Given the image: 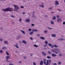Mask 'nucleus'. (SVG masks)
<instances>
[{"instance_id":"nucleus-1","label":"nucleus","mask_w":65,"mask_h":65,"mask_svg":"<svg viewBox=\"0 0 65 65\" xmlns=\"http://www.w3.org/2000/svg\"><path fill=\"white\" fill-rule=\"evenodd\" d=\"M2 10L5 12L7 11L11 12L13 11V9L12 8H10L9 7H8L6 9H3Z\"/></svg>"},{"instance_id":"nucleus-2","label":"nucleus","mask_w":65,"mask_h":65,"mask_svg":"<svg viewBox=\"0 0 65 65\" xmlns=\"http://www.w3.org/2000/svg\"><path fill=\"white\" fill-rule=\"evenodd\" d=\"M53 53L55 54H58L60 53V50L59 49H54L53 50Z\"/></svg>"},{"instance_id":"nucleus-3","label":"nucleus","mask_w":65,"mask_h":65,"mask_svg":"<svg viewBox=\"0 0 65 65\" xmlns=\"http://www.w3.org/2000/svg\"><path fill=\"white\" fill-rule=\"evenodd\" d=\"M52 63V61L50 59L47 60L46 61V65H50Z\"/></svg>"},{"instance_id":"nucleus-4","label":"nucleus","mask_w":65,"mask_h":65,"mask_svg":"<svg viewBox=\"0 0 65 65\" xmlns=\"http://www.w3.org/2000/svg\"><path fill=\"white\" fill-rule=\"evenodd\" d=\"M14 7L15 10H18L19 9V7L15 5H14Z\"/></svg>"},{"instance_id":"nucleus-5","label":"nucleus","mask_w":65,"mask_h":65,"mask_svg":"<svg viewBox=\"0 0 65 65\" xmlns=\"http://www.w3.org/2000/svg\"><path fill=\"white\" fill-rule=\"evenodd\" d=\"M21 38V35H19L17 37V40H18V39H19Z\"/></svg>"},{"instance_id":"nucleus-6","label":"nucleus","mask_w":65,"mask_h":65,"mask_svg":"<svg viewBox=\"0 0 65 65\" xmlns=\"http://www.w3.org/2000/svg\"><path fill=\"white\" fill-rule=\"evenodd\" d=\"M61 21H62V20L60 18H58L57 19V22H61Z\"/></svg>"},{"instance_id":"nucleus-7","label":"nucleus","mask_w":65,"mask_h":65,"mask_svg":"<svg viewBox=\"0 0 65 65\" xmlns=\"http://www.w3.org/2000/svg\"><path fill=\"white\" fill-rule=\"evenodd\" d=\"M43 61H44V62H43V63H44V64L45 65H46V59L44 58L43 59Z\"/></svg>"},{"instance_id":"nucleus-8","label":"nucleus","mask_w":65,"mask_h":65,"mask_svg":"<svg viewBox=\"0 0 65 65\" xmlns=\"http://www.w3.org/2000/svg\"><path fill=\"white\" fill-rule=\"evenodd\" d=\"M51 56H52V57H55L57 56L56 54H51Z\"/></svg>"},{"instance_id":"nucleus-9","label":"nucleus","mask_w":65,"mask_h":65,"mask_svg":"<svg viewBox=\"0 0 65 65\" xmlns=\"http://www.w3.org/2000/svg\"><path fill=\"white\" fill-rule=\"evenodd\" d=\"M43 61H41L40 63V65H43Z\"/></svg>"},{"instance_id":"nucleus-10","label":"nucleus","mask_w":65,"mask_h":65,"mask_svg":"<svg viewBox=\"0 0 65 65\" xmlns=\"http://www.w3.org/2000/svg\"><path fill=\"white\" fill-rule=\"evenodd\" d=\"M51 36L52 37H56V35L55 34H52L51 35Z\"/></svg>"},{"instance_id":"nucleus-11","label":"nucleus","mask_w":65,"mask_h":65,"mask_svg":"<svg viewBox=\"0 0 65 65\" xmlns=\"http://www.w3.org/2000/svg\"><path fill=\"white\" fill-rule=\"evenodd\" d=\"M20 31L21 32H22V33L23 34H25V31H24V30H21Z\"/></svg>"},{"instance_id":"nucleus-12","label":"nucleus","mask_w":65,"mask_h":65,"mask_svg":"<svg viewBox=\"0 0 65 65\" xmlns=\"http://www.w3.org/2000/svg\"><path fill=\"white\" fill-rule=\"evenodd\" d=\"M42 54H43V55H44V56H45L46 55V54L44 52H42Z\"/></svg>"},{"instance_id":"nucleus-13","label":"nucleus","mask_w":65,"mask_h":65,"mask_svg":"<svg viewBox=\"0 0 65 65\" xmlns=\"http://www.w3.org/2000/svg\"><path fill=\"white\" fill-rule=\"evenodd\" d=\"M22 42L25 44H27V42H26V41L24 40H23L22 41Z\"/></svg>"},{"instance_id":"nucleus-14","label":"nucleus","mask_w":65,"mask_h":65,"mask_svg":"<svg viewBox=\"0 0 65 65\" xmlns=\"http://www.w3.org/2000/svg\"><path fill=\"white\" fill-rule=\"evenodd\" d=\"M55 3L57 5H59V2L57 1H55Z\"/></svg>"},{"instance_id":"nucleus-15","label":"nucleus","mask_w":65,"mask_h":65,"mask_svg":"<svg viewBox=\"0 0 65 65\" xmlns=\"http://www.w3.org/2000/svg\"><path fill=\"white\" fill-rule=\"evenodd\" d=\"M30 21V19H27L26 20L25 22H27V23H29Z\"/></svg>"},{"instance_id":"nucleus-16","label":"nucleus","mask_w":65,"mask_h":65,"mask_svg":"<svg viewBox=\"0 0 65 65\" xmlns=\"http://www.w3.org/2000/svg\"><path fill=\"white\" fill-rule=\"evenodd\" d=\"M40 39H41L42 40H44V39H45V38L42 37H40Z\"/></svg>"},{"instance_id":"nucleus-17","label":"nucleus","mask_w":65,"mask_h":65,"mask_svg":"<svg viewBox=\"0 0 65 65\" xmlns=\"http://www.w3.org/2000/svg\"><path fill=\"white\" fill-rule=\"evenodd\" d=\"M44 33L45 34H46L47 33V30H44Z\"/></svg>"},{"instance_id":"nucleus-18","label":"nucleus","mask_w":65,"mask_h":65,"mask_svg":"<svg viewBox=\"0 0 65 65\" xmlns=\"http://www.w3.org/2000/svg\"><path fill=\"white\" fill-rule=\"evenodd\" d=\"M4 43L5 44H7V43H8V42L6 41H5Z\"/></svg>"},{"instance_id":"nucleus-19","label":"nucleus","mask_w":65,"mask_h":65,"mask_svg":"<svg viewBox=\"0 0 65 65\" xmlns=\"http://www.w3.org/2000/svg\"><path fill=\"white\" fill-rule=\"evenodd\" d=\"M56 16H54L53 17V18L52 19L53 20H56Z\"/></svg>"},{"instance_id":"nucleus-20","label":"nucleus","mask_w":65,"mask_h":65,"mask_svg":"<svg viewBox=\"0 0 65 65\" xmlns=\"http://www.w3.org/2000/svg\"><path fill=\"white\" fill-rule=\"evenodd\" d=\"M7 48L6 47H3L2 48V49L3 50H5V49H6Z\"/></svg>"},{"instance_id":"nucleus-21","label":"nucleus","mask_w":65,"mask_h":65,"mask_svg":"<svg viewBox=\"0 0 65 65\" xmlns=\"http://www.w3.org/2000/svg\"><path fill=\"white\" fill-rule=\"evenodd\" d=\"M6 55H7V56H9V53H8V52H7V51H6Z\"/></svg>"},{"instance_id":"nucleus-22","label":"nucleus","mask_w":65,"mask_h":65,"mask_svg":"<svg viewBox=\"0 0 65 65\" xmlns=\"http://www.w3.org/2000/svg\"><path fill=\"white\" fill-rule=\"evenodd\" d=\"M47 59H51V56H48L47 57Z\"/></svg>"},{"instance_id":"nucleus-23","label":"nucleus","mask_w":65,"mask_h":65,"mask_svg":"<svg viewBox=\"0 0 65 65\" xmlns=\"http://www.w3.org/2000/svg\"><path fill=\"white\" fill-rule=\"evenodd\" d=\"M6 59L7 60H8V59H9V57L8 56H7L6 57Z\"/></svg>"},{"instance_id":"nucleus-24","label":"nucleus","mask_w":65,"mask_h":65,"mask_svg":"<svg viewBox=\"0 0 65 65\" xmlns=\"http://www.w3.org/2000/svg\"><path fill=\"white\" fill-rule=\"evenodd\" d=\"M17 45H15V47H16L17 48H19V47L17 45V44H16Z\"/></svg>"},{"instance_id":"nucleus-25","label":"nucleus","mask_w":65,"mask_h":65,"mask_svg":"<svg viewBox=\"0 0 65 65\" xmlns=\"http://www.w3.org/2000/svg\"><path fill=\"white\" fill-rule=\"evenodd\" d=\"M45 43L46 44H48V42L47 41H45Z\"/></svg>"},{"instance_id":"nucleus-26","label":"nucleus","mask_w":65,"mask_h":65,"mask_svg":"<svg viewBox=\"0 0 65 65\" xmlns=\"http://www.w3.org/2000/svg\"><path fill=\"white\" fill-rule=\"evenodd\" d=\"M39 6L40 7H42V8H43V5H39Z\"/></svg>"},{"instance_id":"nucleus-27","label":"nucleus","mask_w":65,"mask_h":65,"mask_svg":"<svg viewBox=\"0 0 65 65\" xmlns=\"http://www.w3.org/2000/svg\"><path fill=\"white\" fill-rule=\"evenodd\" d=\"M48 10H52V9H53V8H48Z\"/></svg>"},{"instance_id":"nucleus-28","label":"nucleus","mask_w":65,"mask_h":65,"mask_svg":"<svg viewBox=\"0 0 65 65\" xmlns=\"http://www.w3.org/2000/svg\"><path fill=\"white\" fill-rule=\"evenodd\" d=\"M0 53H1V54H3V51L2 50H1L0 51Z\"/></svg>"},{"instance_id":"nucleus-29","label":"nucleus","mask_w":65,"mask_h":65,"mask_svg":"<svg viewBox=\"0 0 65 65\" xmlns=\"http://www.w3.org/2000/svg\"><path fill=\"white\" fill-rule=\"evenodd\" d=\"M34 46L36 47H38V46L36 44L34 45Z\"/></svg>"},{"instance_id":"nucleus-30","label":"nucleus","mask_w":65,"mask_h":65,"mask_svg":"<svg viewBox=\"0 0 65 65\" xmlns=\"http://www.w3.org/2000/svg\"><path fill=\"white\" fill-rule=\"evenodd\" d=\"M51 23L52 24H54V22L52 21H51Z\"/></svg>"},{"instance_id":"nucleus-31","label":"nucleus","mask_w":65,"mask_h":65,"mask_svg":"<svg viewBox=\"0 0 65 65\" xmlns=\"http://www.w3.org/2000/svg\"><path fill=\"white\" fill-rule=\"evenodd\" d=\"M33 34V32H30V35H32Z\"/></svg>"},{"instance_id":"nucleus-32","label":"nucleus","mask_w":65,"mask_h":65,"mask_svg":"<svg viewBox=\"0 0 65 65\" xmlns=\"http://www.w3.org/2000/svg\"><path fill=\"white\" fill-rule=\"evenodd\" d=\"M51 48H53L54 47V45H51Z\"/></svg>"},{"instance_id":"nucleus-33","label":"nucleus","mask_w":65,"mask_h":65,"mask_svg":"<svg viewBox=\"0 0 65 65\" xmlns=\"http://www.w3.org/2000/svg\"><path fill=\"white\" fill-rule=\"evenodd\" d=\"M59 56H60V57H62V54H60L58 55Z\"/></svg>"},{"instance_id":"nucleus-34","label":"nucleus","mask_w":65,"mask_h":65,"mask_svg":"<svg viewBox=\"0 0 65 65\" xmlns=\"http://www.w3.org/2000/svg\"><path fill=\"white\" fill-rule=\"evenodd\" d=\"M48 53L49 55H51V52L48 51Z\"/></svg>"},{"instance_id":"nucleus-35","label":"nucleus","mask_w":65,"mask_h":65,"mask_svg":"<svg viewBox=\"0 0 65 65\" xmlns=\"http://www.w3.org/2000/svg\"><path fill=\"white\" fill-rule=\"evenodd\" d=\"M47 28H48V29H53V28H50V27H47Z\"/></svg>"},{"instance_id":"nucleus-36","label":"nucleus","mask_w":65,"mask_h":65,"mask_svg":"<svg viewBox=\"0 0 65 65\" xmlns=\"http://www.w3.org/2000/svg\"><path fill=\"white\" fill-rule=\"evenodd\" d=\"M58 64L59 65H60V64H61V62H58Z\"/></svg>"},{"instance_id":"nucleus-37","label":"nucleus","mask_w":65,"mask_h":65,"mask_svg":"<svg viewBox=\"0 0 65 65\" xmlns=\"http://www.w3.org/2000/svg\"><path fill=\"white\" fill-rule=\"evenodd\" d=\"M54 46H55V47H58V46L56 45H54Z\"/></svg>"},{"instance_id":"nucleus-38","label":"nucleus","mask_w":65,"mask_h":65,"mask_svg":"<svg viewBox=\"0 0 65 65\" xmlns=\"http://www.w3.org/2000/svg\"><path fill=\"white\" fill-rule=\"evenodd\" d=\"M32 30V29L31 28H29L28 29V31H31V30Z\"/></svg>"},{"instance_id":"nucleus-39","label":"nucleus","mask_w":65,"mask_h":65,"mask_svg":"<svg viewBox=\"0 0 65 65\" xmlns=\"http://www.w3.org/2000/svg\"><path fill=\"white\" fill-rule=\"evenodd\" d=\"M32 17L33 18H36V16L32 15Z\"/></svg>"},{"instance_id":"nucleus-40","label":"nucleus","mask_w":65,"mask_h":65,"mask_svg":"<svg viewBox=\"0 0 65 65\" xmlns=\"http://www.w3.org/2000/svg\"><path fill=\"white\" fill-rule=\"evenodd\" d=\"M56 17L57 18H59L60 17V16H59V15H57Z\"/></svg>"},{"instance_id":"nucleus-41","label":"nucleus","mask_w":65,"mask_h":65,"mask_svg":"<svg viewBox=\"0 0 65 65\" xmlns=\"http://www.w3.org/2000/svg\"><path fill=\"white\" fill-rule=\"evenodd\" d=\"M33 65H36V63H35V62H34L33 63Z\"/></svg>"},{"instance_id":"nucleus-42","label":"nucleus","mask_w":65,"mask_h":65,"mask_svg":"<svg viewBox=\"0 0 65 65\" xmlns=\"http://www.w3.org/2000/svg\"><path fill=\"white\" fill-rule=\"evenodd\" d=\"M23 58H24V59H27V57H26V56H24V57H23Z\"/></svg>"},{"instance_id":"nucleus-43","label":"nucleus","mask_w":65,"mask_h":65,"mask_svg":"<svg viewBox=\"0 0 65 65\" xmlns=\"http://www.w3.org/2000/svg\"><path fill=\"white\" fill-rule=\"evenodd\" d=\"M48 45L50 46H51L52 45V44L51 43L48 44Z\"/></svg>"},{"instance_id":"nucleus-44","label":"nucleus","mask_w":65,"mask_h":65,"mask_svg":"<svg viewBox=\"0 0 65 65\" xmlns=\"http://www.w3.org/2000/svg\"><path fill=\"white\" fill-rule=\"evenodd\" d=\"M31 26H34V24H32L31 25Z\"/></svg>"},{"instance_id":"nucleus-45","label":"nucleus","mask_w":65,"mask_h":65,"mask_svg":"<svg viewBox=\"0 0 65 65\" xmlns=\"http://www.w3.org/2000/svg\"><path fill=\"white\" fill-rule=\"evenodd\" d=\"M44 49L45 50H47V48H46V47H44Z\"/></svg>"},{"instance_id":"nucleus-46","label":"nucleus","mask_w":65,"mask_h":65,"mask_svg":"<svg viewBox=\"0 0 65 65\" xmlns=\"http://www.w3.org/2000/svg\"><path fill=\"white\" fill-rule=\"evenodd\" d=\"M61 40H65V39H64L61 38Z\"/></svg>"},{"instance_id":"nucleus-47","label":"nucleus","mask_w":65,"mask_h":65,"mask_svg":"<svg viewBox=\"0 0 65 65\" xmlns=\"http://www.w3.org/2000/svg\"><path fill=\"white\" fill-rule=\"evenodd\" d=\"M37 31H38V30H37V29H35L34 30L35 32H37Z\"/></svg>"},{"instance_id":"nucleus-48","label":"nucleus","mask_w":65,"mask_h":65,"mask_svg":"<svg viewBox=\"0 0 65 65\" xmlns=\"http://www.w3.org/2000/svg\"><path fill=\"white\" fill-rule=\"evenodd\" d=\"M11 17H12V18H14V17L12 15H11Z\"/></svg>"},{"instance_id":"nucleus-49","label":"nucleus","mask_w":65,"mask_h":65,"mask_svg":"<svg viewBox=\"0 0 65 65\" xmlns=\"http://www.w3.org/2000/svg\"><path fill=\"white\" fill-rule=\"evenodd\" d=\"M0 40L1 41H3V39H0Z\"/></svg>"},{"instance_id":"nucleus-50","label":"nucleus","mask_w":65,"mask_h":65,"mask_svg":"<svg viewBox=\"0 0 65 65\" xmlns=\"http://www.w3.org/2000/svg\"><path fill=\"white\" fill-rule=\"evenodd\" d=\"M37 36H40V34H39L37 35Z\"/></svg>"},{"instance_id":"nucleus-51","label":"nucleus","mask_w":65,"mask_h":65,"mask_svg":"<svg viewBox=\"0 0 65 65\" xmlns=\"http://www.w3.org/2000/svg\"><path fill=\"white\" fill-rule=\"evenodd\" d=\"M21 8H23L24 6H21Z\"/></svg>"},{"instance_id":"nucleus-52","label":"nucleus","mask_w":65,"mask_h":65,"mask_svg":"<svg viewBox=\"0 0 65 65\" xmlns=\"http://www.w3.org/2000/svg\"><path fill=\"white\" fill-rule=\"evenodd\" d=\"M58 40H60V41H61V38H59L58 39Z\"/></svg>"},{"instance_id":"nucleus-53","label":"nucleus","mask_w":65,"mask_h":65,"mask_svg":"<svg viewBox=\"0 0 65 65\" xmlns=\"http://www.w3.org/2000/svg\"><path fill=\"white\" fill-rule=\"evenodd\" d=\"M1 1H5L6 0H0Z\"/></svg>"},{"instance_id":"nucleus-54","label":"nucleus","mask_w":65,"mask_h":65,"mask_svg":"<svg viewBox=\"0 0 65 65\" xmlns=\"http://www.w3.org/2000/svg\"><path fill=\"white\" fill-rule=\"evenodd\" d=\"M63 25H65V22H64L63 23Z\"/></svg>"},{"instance_id":"nucleus-55","label":"nucleus","mask_w":65,"mask_h":65,"mask_svg":"<svg viewBox=\"0 0 65 65\" xmlns=\"http://www.w3.org/2000/svg\"><path fill=\"white\" fill-rule=\"evenodd\" d=\"M19 43H21V44H22V42H21V41H19Z\"/></svg>"},{"instance_id":"nucleus-56","label":"nucleus","mask_w":65,"mask_h":65,"mask_svg":"<svg viewBox=\"0 0 65 65\" xmlns=\"http://www.w3.org/2000/svg\"><path fill=\"white\" fill-rule=\"evenodd\" d=\"M54 65H57V64L56 63H54Z\"/></svg>"},{"instance_id":"nucleus-57","label":"nucleus","mask_w":65,"mask_h":65,"mask_svg":"<svg viewBox=\"0 0 65 65\" xmlns=\"http://www.w3.org/2000/svg\"><path fill=\"white\" fill-rule=\"evenodd\" d=\"M30 39H31V40H33V38H32V37H30Z\"/></svg>"},{"instance_id":"nucleus-58","label":"nucleus","mask_w":65,"mask_h":65,"mask_svg":"<svg viewBox=\"0 0 65 65\" xmlns=\"http://www.w3.org/2000/svg\"><path fill=\"white\" fill-rule=\"evenodd\" d=\"M25 14V12H23L22 13V14Z\"/></svg>"},{"instance_id":"nucleus-59","label":"nucleus","mask_w":65,"mask_h":65,"mask_svg":"<svg viewBox=\"0 0 65 65\" xmlns=\"http://www.w3.org/2000/svg\"><path fill=\"white\" fill-rule=\"evenodd\" d=\"M45 15V18H46L47 17V15Z\"/></svg>"},{"instance_id":"nucleus-60","label":"nucleus","mask_w":65,"mask_h":65,"mask_svg":"<svg viewBox=\"0 0 65 65\" xmlns=\"http://www.w3.org/2000/svg\"><path fill=\"white\" fill-rule=\"evenodd\" d=\"M47 46V45H46L44 46V47H45V46Z\"/></svg>"},{"instance_id":"nucleus-61","label":"nucleus","mask_w":65,"mask_h":65,"mask_svg":"<svg viewBox=\"0 0 65 65\" xmlns=\"http://www.w3.org/2000/svg\"><path fill=\"white\" fill-rule=\"evenodd\" d=\"M51 13H54V12H51Z\"/></svg>"},{"instance_id":"nucleus-62","label":"nucleus","mask_w":65,"mask_h":65,"mask_svg":"<svg viewBox=\"0 0 65 65\" xmlns=\"http://www.w3.org/2000/svg\"><path fill=\"white\" fill-rule=\"evenodd\" d=\"M21 19H20L19 20V21H21Z\"/></svg>"},{"instance_id":"nucleus-63","label":"nucleus","mask_w":65,"mask_h":65,"mask_svg":"<svg viewBox=\"0 0 65 65\" xmlns=\"http://www.w3.org/2000/svg\"><path fill=\"white\" fill-rule=\"evenodd\" d=\"M33 56V55H32V54H31L30 55V56Z\"/></svg>"},{"instance_id":"nucleus-64","label":"nucleus","mask_w":65,"mask_h":65,"mask_svg":"<svg viewBox=\"0 0 65 65\" xmlns=\"http://www.w3.org/2000/svg\"><path fill=\"white\" fill-rule=\"evenodd\" d=\"M32 32H34V30L32 29Z\"/></svg>"}]
</instances>
